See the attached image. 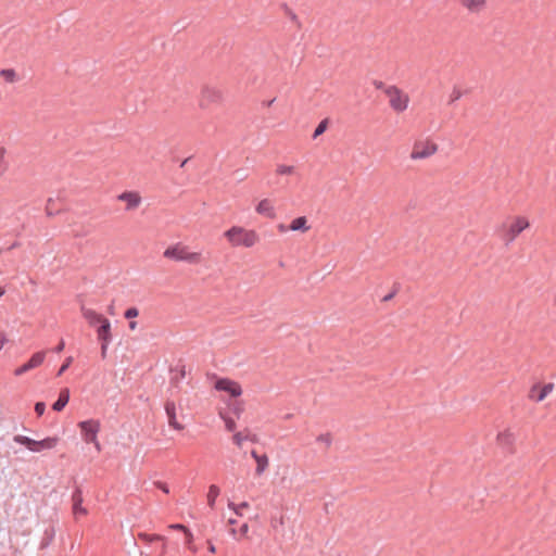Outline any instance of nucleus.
Returning <instances> with one entry per match:
<instances>
[{
    "instance_id": "25",
    "label": "nucleus",
    "mask_w": 556,
    "mask_h": 556,
    "mask_svg": "<svg viewBox=\"0 0 556 556\" xmlns=\"http://www.w3.org/2000/svg\"><path fill=\"white\" fill-rule=\"evenodd\" d=\"M220 494V489L216 484H211L206 494L207 505L211 508L215 507L217 497Z\"/></svg>"
},
{
    "instance_id": "16",
    "label": "nucleus",
    "mask_w": 556,
    "mask_h": 556,
    "mask_svg": "<svg viewBox=\"0 0 556 556\" xmlns=\"http://www.w3.org/2000/svg\"><path fill=\"white\" fill-rule=\"evenodd\" d=\"M228 526H230L229 528V534L237 541H242V540H245L248 539V534H249V525L248 523H243L240 526L239 529H236L233 526L237 523V520L236 519H232V518H229L228 521H227Z\"/></svg>"
},
{
    "instance_id": "34",
    "label": "nucleus",
    "mask_w": 556,
    "mask_h": 556,
    "mask_svg": "<svg viewBox=\"0 0 556 556\" xmlns=\"http://www.w3.org/2000/svg\"><path fill=\"white\" fill-rule=\"evenodd\" d=\"M72 363H73V357L72 356L66 357L65 362L63 363V365L60 367V369L58 371V376H62L65 372V370L71 366Z\"/></svg>"
},
{
    "instance_id": "5",
    "label": "nucleus",
    "mask_w": 556,
    "mask_h": 556,
    "mask_svg": "<svg viewBox=\"0 0 556 556\" xmlns=\"http://www.w3.org/2000/svg\"><path fill=\"white\" fill-rule=\"evenodd\" d=\"M439 151L438 143L430 138H420L414 141L409 159L414 162L432 157Z\"/></svg>"
},
{
    "instance_id": "23",
    "label": "nucleus",
    "mask_w": 556,
    "mask_h": 556,
    "mask_svg": "<svg viewBox=\"0 0 556 556\" xmlns=\"http://www.w3.org/2000/svg\"><path fill=\"white\" fill-rule=\"evenodd\" d=\"M68 401H70V390L67 388H64L60 391L59 399L52 405V408L56 412H61L67 405Z\"/></svg>"
},
{
    "instance_id": "17",
    "label": "nucleus",
    "mask_w": 556,
    "mask_h": 556,
    "mask_svg": "<svg viewBox=\"0 0 556 556\" xmlns=\"http://www.w3.org/2000/svg\"><path fill=\"white\" fill-rule=\"evenodd\" d=\"M97 334L99 341L103 342V349L108 350V346L112 340L111 323L109 319L104 320L102 324H99Z\"/></svg>"
},
{
    "instance_id": "18",
    "label": "nucleus",
    "mask_w": 556,
    "mask_h": 556,
    "mask_svg": "<svg viewBox=\"0 0 556 556\" xmlns=\"http://www.w3.org/2000/svg\"><path fill=\"white\" fill-rule=\"evenodd\" d=\"M80 311H81L83 317L87 320V323L90 326H96V325L102 324L104 320L108 319L106 317L99 314L98 312H96L92 308L83 306Z\"/></svg>"
},
{
    "instance_id": "35",
    "label": "nucleus",
    "mask_w": 556,
    "mask_h": 556,
    "mask_svg": "<svg viewBox=\"0 0 556 556\" xmlns=\"http://www.w3.org/2000/svg\"><path fill=\"white\" fill-rule=\"evenodd\" d=\"M245 440V435L241 432L235 433L232 437V441L237 446H241Z\"/></svg>"
},
{
    "instance_id": "45",
    "label": "nucleus",
    "mask_w": 556,
    "mask_h": 556,
    "mask_svg": "<svg viewBox=\"0 0 556 556\" xmlns=\"http://www.w3.org/2000/svg\"><path fill=\"white\" fill-rule=\"evenodd\" d=\"M4 294V289L0 287V298Z\"/></svg>"
},
{
    "instance_id": "13",
    "label": "nucleus",
    "mask_w": 556,
    "mask_h": 556,
    "mask_svg": "<svg viewBox=\"0 0 556 556\" xmlns=\"http://www.w3.org/2000/svg\"><path fill=\"white\" fill-rule=\"evenodd\" d=\"M255 212L260 216L266 217L268 219H275L277 217V210L275 203L271 199L268 198L261 199L256 203Z\"/></svg>"
},
{
    "instance_id": "20",
    "label": "nucleus",
    "mask_w": 556,
    "mask_h": 556,
    "mask_svg": "<svg viewBox=\"0 0 556 556\" xmlns=\"http://www.w3.org/2000/svg\"><path fill=\"white\" fill-rule=\"evenodd\" d=\"M515 441L516 435L510 429H505L496 435V442L504 447H511Z\"/></svg>"
},
{
    "instance_id": "2",
    "label": "nucleus",
    "mask_w": 556,
    "mask_h": 556,
    "mask_svg": "<svg viewBox=\"0 0 556 556\" xmlns=\"http://www.w3.org/2000/svg\"><path fill=\"white\" fill-rule=\"evenodd\" d=\"M163 256L173 262H185L191 265H198L203 261L201 252L192 251L182 242H176L168 245L164 250Z\"/></svg>"
},
{
    "instance_id": "40",
    "label": "nucleus",
    "mask_w": 556,
    "mask_h": 556,
    "mask_svg": "<svg viewBox=\"0 0 556 556\" xmlns=\"http://www.w3.org/2000/svg\"><path fill=\"white\" fill-rule=\"evenodd\" d=\"M8 339L3 332H0V351L4 348Z\"/></svg>"
},
{
    "instance_id": "36",
    "label": "nucleus",
    "mask_w": 556,
    "mask_h": 556,
    "mask_svg": "<svg viewBox=\"0 0 556 556\" xmlns=\"http://www.w3.org/2000/svg\"><path fill=\"white\" fill-rule=\"evenodd\" d=\"M168 528L172 530L181 531L184 534H186L190 530L189 528H187L185 525H181V523H173V525H169Z\"/></svg>"
},
{
    "instance_id": "41",
    "label": "nucleus",
    "mask_w": 556,
    "mask_h": 556,
    "mask_svg": "<svg viewBox=\"0 0 556 556\" xmlns=\"http://www.w3.org/2000/svg\"><path fill=\"white\" fill-rule=\"evenodd\" d=\"M277 229H278V231H279V232H281V233H285V232H287V231H290V230L288 229V226H286L285 224H279V225L277 226Z\"/></svg>"
},
{
    "instance_id": "4",
    "label": "nucleus",
    "mask_w": 556,
    "mask_h": 556,
    "mask_svg": "<svg viewBox=\"0 0 556 556\" xmlns=\"http://www.w3.org/2000/svg\"><path fill=\"white\" fill-rule=\"evenodd\" d=\"M77 427L80 432L81 440L86 444H92L97 452H101L102 446L99 441V433L101 431V422L98 419H87L79 421Z\"/></svg>"
},
{
    "instance_id": "27",
    "label": "nucleus",
    "mask_w": 556,
    "mask_h": 556,
    "mask_svg": "<svg viewBox=\"0 0 556 556\" xmlns=\"http://www.w3.org/2000/svg\"><path fill=\"white\" fill-rule=\"evenodd\" d=\"M185 545L191 554L198 553V546L194 544V535L190 530L185 534Z\"/></svg>"
},
{
    "instance_id": "15",
    "label": "nucleus",
    "mask_w": 556,
    "mask_h": 556,
    "mask_svg": "<svg viewBox=\"0 0 556 556\" xmlns=\"http://www.w3.org/2000/svg\"><path fill=\"white\" fill-rule=\"evenodd\" d=\"M308 218L306 216H298L288 225V229L293 232L306 233L311 230Z\"/></svg>"
},
{
    "instance_id": "24",
    "label": "nucleus",
    "mask_w": 556,
    "mask_h": 556,
    "mask_svg": "<svg viewBox=\"0 0 556 556\" xmlns=\"http://www.w3.org/2000/svg\"><path fill=\"white\" fill-rule=\"evenodd\" d=\"M488 0H460V3L470 12H480Z\"/></svg>"
},
{
    "instance_id": "26",
    "label": "nucleus",
    "mask_w": 556,
    "mask_h": 556,
    "mask_svg": "<svg viewBox=\"0 0 556 556\" xmlns=\"http://www.w3.org/2000/svg\"><path fill=\"white\" fill-rule=\"evenodd\" d=\"M228 508L230 510H232L235 513V515L239 516V517H242L243 516V511L245 509H249L250 508V504L248 502H241L239 504L232 502V501H229L228 502Z\"/></svg>"
},
{
    "instance_id": "10",
    "label": "nucleus",
    "mask_w": 556,
    "mask_h": 556,
    "mask_svg": "<svg viewBox=\"0 0 556 556\" xmlns=\"http://www.w3.org/2000/svg\"><path fill=\"white\" fill-rule=\"evenodd\" d=\"M554 390L553 383H535L528 393L530 401L534 403L543 402Z\"/></svg>"
},
{
    "instance_id": "19",
    "label": "nucleus",
    "mask_w": 556,
    "mask_h": 556,
    "mask_svg": "<svg viewBox=\"0 0 556 556\" xmlns=\"http://www.w3.org/2000/svg\"><path fill=\"white\" fill-rule=\"evenodd\" d=\"M73 514L76 518L86 516L88 510L83 506V495L81 491L77 490L74 492L73 496Z\"/></svg>"
},
{
    "instance_id": "28",
    "label": "nucleus",
    "mask_w": 556,
    "mask_h": 556,
    "mask_svg": "<svg viewBox=\"0 0 556 556\" xmlns=\"http://www.w3.org/2000/svg\"><path fill=\"white\" fill-rule=\"evenodd\" d=\"M0 77L8 83H14L16 80V73L12 68L1 70Z\"/></svg>"
},
{
    "instance_id": "14",
    "label": "nucleus",
    "mask_w": 556,
    "mask_h": 556,
    "mask_svg": "<svg viewBox=\"0 0 556 556\" xmlns=\"http://www.w3.org/2000/svg\"><path fill=\"white\" fill-rule=\"evenodd\" d=\"M117 199L125 203L126 211H135L142 203V198L138 191H125L121 193Z\"/></svg>"
},
{
    "instance_id": "42",
    "label": "nucleus",
    "mask_w": 556,
    "mask_h": 556,
    "mask_svg": "<svg viewBox=\"0 0 556 556\" xmlns=\"http://www.w3.org/2000/svg\"><path fill=\"white\" fill-rule=\"evenodd\" d=\"M64 346H65V342H64V340H61L55 348V352H58V353L62 352Z\"/></svg>"
},
{
    "instance_id": "21",
    "label": "nucleus",
    "mask_w": 556,
    "mask_h": 556,
    "mask_svg": "<svg viewBox=\"0 0 556 556\" xmlns=\"http://www.w3.org/2000/svg\"><path fill=\"white\" fill-rule=\"evenodd\" d=\"M252 457L254 458V460L256 462V475H262L268 467L269 465V459L267 457V455L265 454H257L255 451H252L251 453Z\"/></svg>"
},
{
    "instance_id": "6",
    "label": "nucleus",
    "mask_w": 556,
    "mask_h": 556,
    "mask_svg": "<svg viewBox=\"0 0 556 556\" xmlns=\"http://www.w3.org/2000/svg\"><path fill=\"white\" fill-rule=\"evenodd\" d=\"M14 442L26 446L30 452L39 453L45 450H52L58 444L60 439L58 437H48L43 440L36 441L26 435L17 434L14 437Z\"/></svg>"
},
{
    "instance_id": "12",
    "label": "nucleus",
    "mask_w": 556,
    "mask_h": 556,
    "mask_svg": "<svg viewBox=\"0 0 556 556\" xmlns=\"http://www.w3.org/2000/svg\"><path fill=\"white\" fill-rule=\"evenodd\" d=\"M165 413L168 425L172 429L177 431H182L185 429V425L178 420V408L174 401H167L165 403Z\"/></svg>"
},
{
    "instance_id": "32",
    "label": "nucleus",
    "mask_w": 556,
    "mask_h": 556,
    "mask_svg": "<svg viewBox=\"0 0 556 556\" xmlns=\"http://www.w3.org/2000/svg\"><path fill=\"white\" fill-rule=\"evenodd\" d=\"M327 121H321L318 126L316 127L315 131H314V135H313V138H317L318 136H320L321 134L325 132V130L327 129Z\"/></svg>"
},
{
    "instance_id": "43",
    "label": "nucleus",
    "mask_w": 556,
    "mask_h": 556,
    "mask_svg": "<svg viewBox=\"0 0 556 556\" xmlns=\"http://www.w3.org/2000/svg\"><path fill=\"white\" fill-rule=\"evenodd\" d=\"M129 329H130V330H132V331H134V330H136V329H137V321L131 320V321L129 323Z\"/></svg>"
},
{
    "instance_id": "38",
    "label": "nucleus",
    "mask_w": 556,
    "mask_h": 556,
    "mask_svg": "<svg viewBox=\"0 0 556 556\" xmlns=\"http://www.w3.org/2000/svg\"><path fill=\"white\" fill-rule=\"evenodd\" d=\"M318 442L325 443L326 445H329L331 442V438L329 434H321L317 438Z\"/></svg>"
},
{
    "instance_id": "7",
    "label": "nucleus",
    "mask_w": 556,
    "mask_h": 556,
    "mask_svg": "<svg viewBox=\"0 0 556 556\" xmlns=\"http://www.w3.org/2000/svg\"><path fill=\"white\" fill-rule=\"evenodd\" d=\"M384 92L388 98L389 105L393 111L396 113H403L407 110L409 97L406 92L395 86L388 87Z\"/></svg>"
},
{
    "instance_id": "11",
    "label": "nucleus",
    "mask_w": 556,
    "mask_h": 556,
    "mask_svg": "<svg viewBox=\"0 0 556 556\" xmlns=\"http://www.w3.org/2000/svg\"><path fill=\"white\" fill-rule=\"evenodd\" d=\"M46 355H47L46 351H39V352L34 353L31 355V357L25 364L21 365L20 367H17L14 370V375L18 377L29 370H33V369L39 367L45 362Z\"/></svg>"
},
{
    "instance_id": "33",
    "label": "nucleus",
    "mask_w": 556,
    "mask_h": 556,
    "mask_svg": "<svg viewBox=\"0 0 556 556\" xmlns=\"http://www.w3.org/2000/svg\"><path fill=\"white\" fill-rule=\"evenodd\" d=\"M139 315V311L137 307H129L125 311L124 316L127 319H134Z\"/></svg>"
},
{
    "instance_id": "31",
    "label": "nucleus",
    "mask_w": 556,
    "mask_h": 556,
    "mask_svg": "<svg viewBox=\"0 0 556 556\" xmlns=\"http://www.w3.org/2000/svg\"><path fill=\"white\" fill-rule=\"evenodd\" d=\"M219 416H220V418H222V419L224 420V422H225V428H226V430H228V431H235V429H236V427H237V426H236V421H235L232 418H230V417H228V416L224 415L223 413H219Z\"/></svg>"
},
{
    "instance_id": "46",
    "label": "nucleus",
    "mask_w": 556,
    "mask_h": 556,
    "mask_svg": "<svg viewBox=\"0 0 556 556\" xmlns=\"http://www.w3.org/2000/svg\"><path fill=\"white\" fill-rule=\"evenodd\" d=\"M162 490H163L165 493H168V489H167V486H166V485H164V486L162 488Z\"/></svg>"
},
{
    "instance_id": "22",
    "label": "nucleus",
    "mask_w": 556,
    "mask_h": 556,
    "mask_svg": "<svg viewBox=\"0 0 556 556\" xmlns=\"http://www.w3.org/2000/svg\"><path fill=\"white\" fill-rule=\"evenodd\" d=\"M275 174L279 177L294 176L296 174V167L294 165L280 163L276 165Z\"/></svg>"
},
{
    "instance_id": "30",
    "label": "nucleus",
    "mask_w": 556,
    "mask_h": 556,
    "mask_svg": "<svg viewBox=\"0 0 556 556\" xmlns=\"http://www.w3.org/2000/svg\"><path fill=\"white\" fill-rule=\"evenodd\" d=\"M7 150L4 148H0V177L7 172Z\"/></svg>"
},
{
    "instance_id": "29",
    "label": "nucleus",
    "mask_w": 556,
    "mask_h": 556,
    "mask_svg": "<svg viewBox=\"0 0 556 556\" xmlns=\"http://www.w3.org/2000/svg\"><path fill=\"white\" fill-rule=\"evenodd\" d=\"M139 539L147 542V543H152V542H155V541H164L165 539L162 536V535H159V534H148V533H139L138 534Z\"/></svg>"
},
{
    "instance_id": "37",
    "label": "nucleus",
    "mask_w": 556,
    "mask_h": 556,
    "mask_svg": "<svg viewBox=\"0 0 556 556\" xmlns=\"http://www.w3.org/2000/svg\"><path fill=\"white\" fill-rule=\"evenodd\" d=\"M45 410H46V405H45V403H42V402H38V403H36V405H35V412H36L39 416H41V415L45 413Z\"/></svg>"
},
{
    "instance_id": "44",
    "label": "nucleus",
    "mask_w": 556,
    "mask_h": 556,
    "mask_svg": "<svg viewBox=\"0 0 556 556\" xmlns=\"http://www.w3.org/2000/svg\"><path fill=\"white\" fill-rule=\"evenodd\" d=\"M102 356L105 357L106 350L103 349V342H101Z\"/></svg>"
},
{
    "instance_id": "1",
    "label": "nucleus",
    "mask_w": 556,
    "mask_h": 556,
    "mask_svg": "<svg viewBox=\"0 0 556 556\" xmlns=\"http://www.w3.org/2000/svg\"><path fill=\"white\" fill-rule=\"evenodd\" d=\"M223 237L228 245L233 249H252L261 241V237L255 229L240 225L229 227L223 232Z\"/></svg>"
},
{
    "instance_id": "3",
    "label": "nucleus",
    "mask_w": 556,
    "mask_h": 556,
    "mask_svg": "<svg viewBox=\"0 0 556 556\" xmlns=\"http://www.w3.org/2000/svg\"><path fill=\"white\" fill-rule=\"evenodd\" d=\"M530 227L528 217L516 215L504 222L498 231L506 242H513L522 231Z\"/></svg>"
},
{
    "instance_id": "8",
    "label": "nucleus",
    "mask_w": 556,
    "mask_h": 556,
    "mask_svg": "<svg viewBox=\"0 0 556 556\" xmlns=\"http://www.w3.org/2000/svg\"><path fill=\"white\" fill-rule=\"evenodd\" d=\"M224 92L212 86H205L200 92L199 106L202 109H208L212 105H219L224 102Z\"/></svg>"
},
{
    "instance_id": "9",
    "label": "nucleus",
    "mask_w": 556,
    "mask_h": 556,
    "mask_svg": "<svg viewBox=\"0 0 556 556\" xmlns=\"http://www.w3.org/2000/svg\"><path fill=\"white\" fill-rule=\"evenodd\" d=\"M214 388L219 392L226 393L230 399H237L242 394L240 383L228 378L216 380Z\"/></svg>"
},
{
    "instance_id": "39",
    "label": "nucleus",
    "mask_w": 556,
    "mask_h": 556,
    "mask_svg": "<svg viewBox=\"0 0 556 556\" xmlns=\"http://www.w3.org/2000/svg\"><path fill=\"white\" fill-rule=\"evenodd\" d=\"M206 545H207V549H208L210 553H212V554L216 553V546H215V544L213 543L212 540H207L206 541Z\"/></svg>"
},
{
    "instance_id": "47",
    "label": "nucleus",
    "mask_w": 556,
    "mask_h": 556,
    "mask_svg": "<svg viewBox=\"0 0 556 556\" xmlns=\"http://www.w3.org/2000/svg\"><path fill=\"white\" fill-rule=\"evenodd\" d=\"M554 303H555V305H556V296H555Z\"/></svg>"
}]
</instances>
